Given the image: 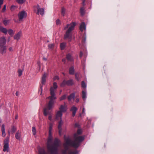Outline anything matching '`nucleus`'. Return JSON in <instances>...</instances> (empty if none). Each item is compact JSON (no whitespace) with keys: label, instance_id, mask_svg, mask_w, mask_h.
<instances>
[{"label":"nucleus","instance_id":"f257e3e1","mask_svg":"<svg viewBox=\"0 0 154 154\" xmlns=\"http://www.w3.org/2000/svg\"><path fill=\"white\" fill-rule=\"evenodd\" d=\"M52 139V134L49 133L47 145L48 152L50 154H57L58 151V147L60 145V141L57 138H55L53 143L51 144Z\"/></svg>","mask_w":154,"mask_h":154},{"label":"nucleus","instance_id":"f03ea898","mask_svg":"<svg viewBox=\"0 0 154 154\" xmlns=\"http://www.w3.org/2000/svg\"><path fill=\"white\" fill-rule=\"evenodd\" d=\"M51 96L47 97L46 98V99L50 100L47 106L44 109V114L45 116H46L48 114L51 115L49 110L53 108L54 102V100L56 99V97L54 96L55 94L52 88H51Z\"/></svg>","mask_w":154,"mask_h":154},{"label":"nucleus","instance_id":"7ed1b4c3","mask_svg":"<svg viewBox=\"0 0 154 154\" xmlns=\"http://www.w3.org/2000/svg\"><path fill=\"white\" fill-rule=\"evenodd\" d=\"M84 139V137L82 136H77V134H74V140L72 141L69 139L66 140V143L71 145L72 146L77 148L80 145V143Z\"/></svg>","mask_w":154,"mask_h":154},{"label":"nucleus","instance_id":"20e7f679","mask_svg":"<svg viewBox=\"0 0 154 154\" xmlns=\"http://www.w3.org/2000/svg\"><path fill=\"white\" fill-rule=\"evenodd\" d=\"M75 25V23L73 22L70 23V26L64 35V38L65 39H68L69 42L71 41L72 38L71 32L74 29Z\"/></svg>","mask_w":154,"mask_h":154},{"label":"nucleus","instance_id":"39448f33","mask_svg":"<svg viewBox=\"0 0 154 154\" xmlns=\"http://www.w3.org/2000/svg\"><path fill=\"white\" fill-rule=\"evenodd\" d=\"M34 11L37 15L40 14L41 15L43 16L44 14V10L43 8H40L38 5L34 6Z\"/></svg>","mask_w":154,"mask_h":154},{"label":"nucleus","instance_id":"423d86ee","mask_svg":"<svg viewBox=\"0 0 154 154\" xmlns=\"http://www.w3.org/2000/svg\"><path fill=\"white\" fill-rule=\"evenodd\" d=\"M60 111H58L56 115V119H59V118L61 119L62 114V112H64L66 111V108L65 106L61 105L60 108Z\"/></svg>","mask_w":154,"mask_h":154},{"label":"nucleus","instance_id":"0eeeda50","mask_svg":"<svg viewBox=\"0 0 154 154\" xmlns=\"http://www.w3.org/2000/svg\"><path fill=\"white\" fill-rule=\"evenodd\" d=\"M19 21H21L24 18H26L27 16V14L24 11L19 12L18 14Z\"/></svg>","mask_w":154,"mask_h":154},{"label":"nucleus","instance_id":"6e6552de","mask_svg":"<svg viewBox=\"0 0 154 154\" xmlns=\"http://www.w3.org/2000/svg\"><path fill=\"white\" fill-rule=\"evenodd\" d=\"M9 149V140L8 139H6L4 141V147L3 151L4 152H8Z\"/></svg>","mask_w":154,"mask_h":154},{"label":"nucleus","instance_id":"1a4fd4ad","mask_svg":"<svg viewBox=\"0 0 154 154\" xmlns=\"http://www.w3.org/2000/svg\"><path fill=\"white\" fill-rule=\"evenodd\" d=\"M68 146H72L71 145L66 143V140L65 143L64 144V149L62 151L63 154H67L69 150H70L69 149Z\"/></svg>","mask_w":154,"mask_h":154},{"label":"nucleus","instance_id":"9d476101","mask_svg":"<svg viewBox=\"0 0 154 154\" xmlns=\"http://www.w3.org/2000/svg\"><path fill=\"white\" fill-rule=\"evenodd\" d=\"M46 76L45 74V73L42 76V84L41 85V87L40 88L41 89V94H41L42 93V87H43V85H44L46 82Z\"/></svg>","mask_w":154,"mask_h":154},{"label":"nucleus","instance_id":"9b49d317","mask_svg":"<svg viewBox=\"0 0 154 154\" xmlns=\"http://www.w3.org/2000/svg\"><path fill=\"white\" fill-rule=\"evenodd\" d=\"M7 40L4 36L0 38V46H5Z\"/></svg>","mask_w":154,"mask_h":154},{"label":"nucleus","instance_id":"f8f14e48","mask_svg":"<svg viewBox=\"0 0 154 154\" xmlns=\"http://www.w3.org/2000/svg\"><path fill=\"white\" fill-rule=\"evenodd\" d=\"M7 48L5 46H0V53L3 55L6 52Z\"/></svg>","mask_w":154,"mask_h":154},{"label":"nucleus","instance_id":"ddd939ff","mask_svg":"<svg viewBox=\"0 0 154 154\" xmlns=\"http://www.w3.org/2000/svg\"><path fill=\"white\" fill-rule=\"evenodd\" d=\"M22 32L21 31H20L17 33L14 36V39H16L18 41L20 38Z\"/></svg>","mask_w":154,"mask_h":154},{"label":"nucleus","instance_id":"4468645a","mask_svg":"<svg viewBox=\"0 0 154 154\" xmlns=\"http://www.w3.org/2000/svg\"><path fill=\"white\" fill-rule=\"evenodd\" d=\"M77 110V108L75 106H72L70 109V111H72V116L74 117L75 116L76 112Z\"/></svg>","mask_w":154,"mask_h":154},{"label":"nucleus","instance_id":"2eb2a0df","mask_svg":"<svg viewBox=\"0 0 154 154\" xmlns=\"http://www.w3.org/2000/svg\"><path fill=\"white\" fill-rule=\"evenodd\" d=\"M66 59L69 61L72 62L73 61V57L69 54H67L66 55Z\"/></svg>","mask_w":154,"mask_h":154},{"label":"nucleus","instance_id":"dca6fc26","mask_svg":"<svg viewBox=\"0 0 154 154\" xmlns=\"http://www.w3.org/2000/svg\"><path fill=\"white\" fill-rule=\"evenodd\" d=\"M86 29V25L84 22H82L81 24L80 27V29L81 31L82 32L83 30Z\"/></svg>","mask_w":154,"mask_h":154},{"label":"nucleus","instance_id":"f3484780","mask_svg":"<svg viewBox=\"0 0 154 154\" xmlns=\"http://www.w3.org/2000/svg\"><path fill=\"white\" fill-rule=\"evenodd\" d=\"M21 137V132L19 131H18L15 134L16 138L18 140H20Z\"/></svg>","mask_w":154,"mask_h":154},{"label":"nucleus","instance_id":"a211bd4d","mask_svg":"<svg viewBox=\"0 0 154 154\" xmlns=\"http://www.w3.org/2000/svg\"><path fill=\"white\" fill-rule=\"evenodd\" d=\"M60 121L59 122V125H58V129L59 130V134L60 135L61 131V130L62 129L61 127V126H62L63 123L62 122L61 119L60 118Z\"/></svg>","mask_w":154,"mask_h":154},{"label":"nucleus","instance_id":"6ab92c4d","mask_svg":"<svg viewBox=\"0 0 154 154\" xmlns=\"http://www.w3.org/2000/svg\"><path fill=\"white\" fill-rule=\"evenodd\" d=\"M67 85L68 86H71L74 84L73 80L72 79L66 81Z\"/></svg>","mask_w":154,"mask_h":154},{"label":"nucleus","instance_id":"aec40b11","mask_svg":"<svg viewBox=\"0 0 154 154\" xmlns=\"http://www.w3.org/2000/svg\"><path fill=\"white\" fill-rule=\"evenodd\" d=\"M39 154H47L45 149L43 148H39L38 149Z\"/></svg>","mask_w":154,"mask_h":154},{"label":"nucleus","instance_id":"412c9836","mask_svg":"<svg viewBox=\"0 0 154 154\" xmlns=\"http://www.w3.org/2000/svg\"><path fill=\"white\" fill-rule=\"evenodd\" d=\"M2 136L5 137L6 135V134L5 131V125L4 124L2 125Z\"/></svg>","mask_w":154,"mask_h":154},{"label":"nucleus","instance_id":"4be33fe9","mask_svg":"<svg viewBox=\"0 0 154 154\" xmlns=\"http://www.w3.org/2000/svg\"><path fill=\"white\" fill-rule=\"evenodd\" d=\"M75 96L74 93H72L68 97V100L69 101H71L72 99H74Z\"/></svg>","mask_w":154,"mask_h":154},{"label":"nucleus","instance_id":"5701e85b","mask_svg":"<svg viewBox=\"0 0 154 154\" xmlns=\"http://www.w3.org/2000/svg\"><path fill=\"white\" fill-rule=\"evenodd\" d=\"M68 153V154H78V152L76 149H75L73 151L70 150H69Z\"/></svg>","mask_w":154,"mask_h":154},{"label":"nucleus","instance_id":"b1692460","mask_svg":"<svg viewBox=\"0 0 154 154\" xmlns=\"http://www.w3.org/2000/svg\"><path fill=\"white\" fill-rule=\"evenodd\" d=\"M0 31L5 34H7L8 30L5 28L2 27L0 28Z\"/></svg>","mask_w":154,"mask_h":154},{"label":"nucleus","instance_id":"393cba45","mask_svg":"<svg viewBox=\"0 0 154 154\" xmlns=\"http://www.w3.org/2000/svg\"><path fill=\"white\" fill-rule=\"evenodd\" d=\"M74 69L73 66L70 67L69 70V73L70 75H73L74 74Z\"/></svg>","mask_w":154,"mask_h":154},{"label":"nucleus","instance_id":"a878e982","mask_svg":"<svg viewBox=\"0 0 154 154\" xmlns=\"http://www.w3.org/2000/svg\"><path fill=\"white\" fill-rule=\"evenodd\" d=\"M57 83L55 82H54L53 83V87H51V88L50 89V91L51 92V88H52L54 90V93H55L54 90L57 89ZM54 96H55V95Z\"/></svg>","mask_w":154,"mask_h":154},{"label":"nucleus","instance_id":"bb28decb","mask_svg":"<svg viewBox=\"0 0 154 154\" xmlns=\"http://www.w3.org/2000/svg\"><path fill=\"white\" fill-rule=\"evenodd\" d=\"M8 34L11 35V36H12L14 33V31L11 29H9L8 30Z\"/></svg>","mask_w":154,"mask_h":154},{"label":"nucleus","instance_id":"cd10ccee","mask_svg":"<svg viewBox=\"0 0 154 154\" xmlns=\"http://www.w3.org/2000/svg\"><path fill=\"white\" fill-rule=\"evenodd\" d=\"M53 125L52 123H50L49 124V133L52 134L51 132L52 130V127Z\"/></svg>","mask_w":154,"mask_h":154},{"label":"nucleus","instance_id":"c85d7f7f","mask_svg":"<svg viewBox=\"0 0 154 154\" xmlns=\"http://www.w3.org/2000/svg\"><path fill=\"white\" fill-rule=\"evenodd\" d=\"M82 98L84 100L86 97V92L84 91H82Z\"/></svg>","mask_w":154,"mask_h":154},{"label":"nucleus","instance_id":"c756f323","mask_svg":"<svg viewBox=\"0 0 154 154\" xmlns=\"http://www.w3.org/2000/svg\"><path fill=\"white\" fill-rule=\"evenodd\" d=\"M66 85H67L66 81L64 80L61 83L60 86L61 87H64Z\"/></svg>","mask_w":154,"mask_h":154},{"label":"nucleus","instance_id":"7c9ffc66","mask_svg":"<svg viewBox=\"0 0 154 154\" xmlns=\"http://www.w3.org/2000/svg\"><path fill=\"white\" fill-rule=\"evenodd\" d=\"M79 75L80 74L79 73H76L75 74V79L78 81H79L80 80V79L79 78Z\"/></svg>","mask_w":154,"mask_h":154},{"label":"nucleus","instance_id":"2f4dec72","mask_svg":"<svg viewBox=\"0 0 154 154\" xmlns=\"http://www.w3.org/2000/svg\"><path fill=\"white\" fill-rule=\"evenodd\" d=\"M66 46V44L64 43H61L60 44V47L61 50H63Z\"/></svg>","mask_w":154,"mask_h":154},{"label":"nucleus","instance_id":"473e14b6","mask_svg":"<svg viewBox=\"0 0 154 154\" xmlns=\"http://www.w3.org/2000/svg\"><path fill=\"white\" fill-rule=\"evenodd\" d=\"M11 132L12 134L14 133L16 131L17 129L16 127L14 126H12Z\"/></svg>","mask_w":154,"mask_h":154},{"label":"nucleus","instance_id":"72a5a7b5","mask_svg":"<svg viewBox=\"0 0 154 154\" xmlns=\"http://www.w3.org/2000/svg\"><path fill=\"white\" fill-rule=\"evenodd\" d=\"M82 130L80 129H79L77 131L76 133L75 134H77V136H79V135L82 134Z\"/></svg>","mask_w":154,"mask_h":154},{"label":"nucleus","instance_id":"f704fd0d","mask_svg":"<svg viewBox=\"0 0 154 154\" xmlns=\"http://www.w3.org/2000/svg\"><path fill=\"white\" fill-rule=\"evenodd\" d=\"M80 11L81 15H83L85 14V12L84 11V9L83 8H81Z\"/></svg>","mask_w":154,"mask_h":154},{"label":"nucleus","instance_id":"c9c22d12","mask_svg":"<svg viewBox=\"0 0 154 154\" xmlns=\"http://www.w3.org/2000/svg\"><path fill=\"white\" fill-rule=\"evenodd\" d=\"M61 14L63 16H64L65 14V9L64 8H62Z\"/></svg>","mask_w":154,"mask_h":154},{"label":"nucleus","instance_id":"e433bc0d","mask_svg":"<svg viewBox=\"0 0 154 154\" xmlns=\"http://www.w3.org/2000/svg\"><path fill=\"white\" fill-rule=\"evenodd\" d=\"M25 0H17V2L19 4H22L25 2Z\"/></svg>","mask_w":154,"mask_h":154},{"label":"nucleus","instance_id":"4c0bfd02","mask_svg":"<svg viewBox=\"0 0 154 154\" xmlns=\"http://www.w3.org/2000/svg\"><path fill=\"white\" fill-rule=\"evenodd\" d=\"M16 8H17V7L16 6L12 5L11 7V11H13Z\"/></svg>","mask_w":154,"mask_h":154},{"label":"nucleus","instance_id":"58836bf2","mask_svg":"<svg viewBox=\"0 0 154 154\" xmlns=\"http://www.w3.org/2000/svg\"><path fill=\"white\" fill-rule=\"evenodd\" d=\"M9 20H5L3 21V23L5 26H6L9 23Z\"/></svg>","mask_w":154,"mask_h":154},{"label":"nucleus","instance_id":"ea45409f","mask_svg":"<svg viewBox=\"0 0 154 154\" xmlns=\"http://www.w3.org/2000/svg\"><path fill=\"white\" fill-rule=\"evenodd\" d=\"M82 86L84 88H86V85L84 81H82Z\"/></svg>","mask_w":154,"mask_h":154},{"label":"nucleus","instance_id":"a19ab883","mask_svg":"<svg viewBox=\"0 0 154 154\" xmlns=\"http://www.w3.org/2000/svg\"><path fill=\"white\" fill-rule=\"evenodd\" d=\"M18 75L19 76H20L22 75L23 71L21 69H19L18 71Z\"/></svg>","mask_w":154,"mask_h":154},{"label":"nucleus","instance_id":"79ce46f5","mask_svg":"<svg viewBox=\"0 0 154 154\" xmlns=\"http://www.w3.org/2000/svg\"><path fill=\"white\" fill-rule=\"evenodd\" d=\"M66 95H63L60 98V100H63L65 99L66 98Z\"/></svg>","mask_w":154,"mask_h":154},{"label":"nucleus","instance_id":"37998d69","mask_svg":"<svg viewBox=\"0 0 154 154\" xmlns=\"http://www.w3.org/2000/svg\"><path fill=\"white\" fill-rule=\"evenodd\" d=\"M32 131L33 132V135H35L36 134V130L34 127H32Z\"/></svg>","mask_w":154,"mask_h":154},{"label":"nucleus","instance_id":"c03bdc74","mask_svg":"<svg viewBox=\"0 0 154 154\" xmlns=\"http://www.w3.org/2000/svg\"><path fill=\"white\" fill-rule=\"evenodd\" d=\"M54 46V44H50L48 45L49 48L52 49Z\"/></svg>","mask_w":154,"mask_h":154},{"label":"nucleus","instance_id":"a18cd8bd","mask_svg":"<svg viewBox=\"0 0 154 154\" xmlns=\"http://www.w3.org/2000/svg\"><path fill=\"white\" fill-rule=\"evenodd\" d=\"M56 24L57 25L60 24L61 23L60 20L59 19L57 20L56 21Z\"/></svg>","mask_w":154,"mask_h":154},{"label":"nucleus","instance_id":"49530a36","mask_svg":"<svg viewBox=\"0 0 154 154\" xmlns=\"http://www.w3.org/2000/svg\"><path fill=\"white\" fill-rule=\"evenodd\" d=\"M6 9V5H5L2 8V12H4L5 11Z\"/></svg>","mask_w":154,"mask_h":154},{"label":"nucleus","instance_id":"de8ad7c7","mask_svg":"<svg viewBox=\"0 0 154 154\" xmlns=\"http://www.w3.org/2000/svg\"><path fill=\"white\" fill-rule=\"evenodd\" d=\"M54 80H56V79H58L59 80V77L57 76H55L54 77Z\"/></svg>","mask_w":154,"mask_h":154},{"label":"nucleus","instance_id":"09e8293b","mask_svg":"<svg viewBox=\"0 0 154 154\" xmlns=\"http://www.w3.org/2000/svg\"><path fill=\"white\" fill-rule=\"evenodd\" d=\"M69 25H70L69 24H68L66 25V26L64 27V29L65 30L69 26Z\"/></svg>","mask_w":154,"mask_h":154},{"label":"nucleus","instance_id":"8fccbe9b","mask_svg":"<svg viewBox=\"0 0 154 154\" xmlns=\"http://www.w3.org/2000/svg\"><path fill=\"white\" fill-rule=\"evenodd\" d=\"M83 55V53L82 51H80V57H82Z\"/></svg>","mask_w":154,"mask_h":154},{"label":"nucleus","instance_id":"3c124183","mask_svg":"<svg viewBox=\"0 0 154 154\" xmlns=\"http://www.w3.org/2000/svg\"><path fill=\"white\" fill-rule=\"evenodd\" d=\"M85 41H86V38L85 37L83 39L82 41V43H85Z\"/></svg>","mask_w":154,"mask_h":154},{"label":"nucleus","instance_id":"603ef678","mask_svg":"<svg viewBox=\"0 0 154 154\" xmlns=\"http://www.w3.org/2000/svg\"><path fill=\"white\" fill-rule=\"evenodd\" d=\"M75 126L76 127H79V123H77L75 124Z\"/></svg>","mask_w":154,"mask_h":154},{"label":"nucleus","instance_id":"864d4df0","mask_svg":"<svg viewBox=\"0 0 154 154\" xmlns=\"http://www.w3.org/2000/svg\"><path fill=\"white\" fill-rule=\"evenodd\" d=\"M48 119L50 121L51 120L52 116L51 115H49V116L48 117Z\"/></svg>","mask_w":154,"mask_h":154},{"label":"nucleus","instance_id":"5fc2aeb1","mask_svg":"<svg viewBox=\"0 0 154 154\" xmlns=\"http://www.w3.org/2000/svg\"><path fill=\"white\" fill-rule=\"evenodd\" d=\"M4 0H0V5H2L3 3Z\"/></svg>","mask_w":154,"mask_h":154},{"label":"nucleus","instance_id":"6e6d98bb","mask_svg":"<svg viewBox=\"0 0 154 154\" xmlns=\"http://www.w3.org/2000/svg\"><path fill=\"white\" fill-rule=\"evenodd\" d=\"M9 50L10 51H13V49L12 48V47H10L9 49Z\"/></svg>","mask_w":154,"mask_h":154},{"label":"nucleus","instance_id":"4d7b16f0","mask_svg":"<svg viewBox=\"0 0 154 154\" xmlns=\"http://www.w3.org/2000/svg\"><path fill=\"white\" fill-rule=\"evenodd\" d=\"M79 101V99L77 98H76L75 100V102H76V103H78Z\"/></svg>","mask_w":154,"mask_h":154},{"label":"nucleus","instance_id":"13d9d810","mask_svg":"<svg viewBox=\"0 0 154 154\" xmlns=\"http://www.w3.org/2000/svg\"><path fill=\"white\" fill-rule=\"evenodd\" d=\"M62 61L64 63L66 62V59H62Z\"/></svg>","mask_w":154,"mask_h":154},{"label":"nucleus","instance_id":"bf43d9fd","mask_svg":"<svg viewBox=\"0 0 154 154\" xmlns=\"http://www.w3.org/2000/svg\"><path fill=\"white\" fill-rule=\"evenodd\" d=\"M10 40V37H8V42H9Z\"/></svg>","mask_w":154,"mask_h":154},{"label":"nucleus","instance_id":"052dcab7","mask_svg":"<svg viewBox=\"0 0 154 154\" xmlns=\"http://www.w3.org/2000/svg\"><path fill=\"white\" fill-rule=\"evenodd\" d=\"M43 60H45V61L47 60V59L46 58H45V57H43Z\"/></svg>","mask_w":154,"mask_h":154},{"label":"nucleus","instance_id":"680f3d73","mask_svg":"<svg viewBox=\"0 0 154 154\" xmlns=\"http://www.w3.org/2000/svg\"><path fill=\"white\" fill-rule=\"evenodd\" d=\"M18 115H17L16 116V117H15V119H17L18 118Z\"/></svg>","mask_w":154,"mask_h":154},{"label":"nucleus","instance_id":"e2e57ef3","mask_svg":"<svg viewBox=\"0 0 154 154\" xmlns=\"http://www.w3.org/2000/svg\"><path fill=\"white\" fill-rule=\"evenodd\" d=\"M84 110H85V109L84 108H83L82 109V112H84Z\"/></svg>","mask_w":154,"mask_h":154},{"label":"nucleus","instance_id":"0e129e2a","mask_svg":"<svg viewBox=\"0 0 154 154\" xmlns=\"http://www.w3.org/2000/svg\"><path fill=\"white\" fill-rule=\"evenodd\" d=\"M16 94L17 96L18 95V94H17V92L16 93Z\"/></svg>","mask_w":154,"mask_h":154},{"label":"nucleus","instance_id":"69168bd1","mask_svg":"<svg viewBox=\"0 0 154 154\" xmlns=\"http://www.w3.org/2000/svg\"><path fill=\"white\" fill-rule=\"evenodd\" d=\"M84 2H85V1H84L83 2V3H84Z\"/></svg>","mask_w":154,"mask_h":154},{"label":"nucleus","instance_id":"338daca9","mask_svg":"<svg viewBox=\"0 0 154 154\" xmlns=\"http://www.w3.org/2000/svg\"><path fill=\"white\" fill-rule=\"evenodd\" d=\"M8 133L9 134V132H8Z\"/></svg>","mask_w":154,"mask_h":154}]
</instances>
